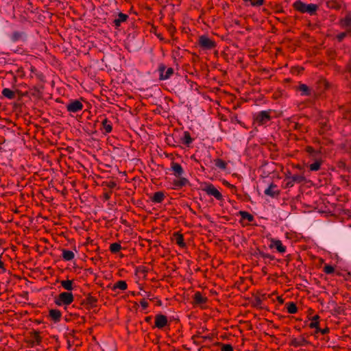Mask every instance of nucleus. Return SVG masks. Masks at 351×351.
<instances>
[{
  "instance_id": "f257e3e1",
  "label": "nucleus",
  "mask_w": 351,
  "mask_h": 351,
  "mask_svg": "<svg viewBox=\"0 0 351 351\" xmlns=\"http://www.w3.org/2000/svg\"><path fill=\"white\" fill-rule=\"evenodd\" d=\"M74 298L71 292H62L60 293L55 300V303L58 306H67L73 302Z\"/></svg>"
},
{
  "instance_id": "f03ea898",
  "label": "nucleus",
  "mask_w": 351,
  "mask_h": 351,
  "mask_svg": "<svg viewBox=\"0 0 351 351\" xmlns=\"http://www.w3.org/2000/svg\"><path fill=\"white\" fill-rule=\"evenodd\" d=\"M294 6L296 10L302 12H306L313 14L315 12L317 9V5L315 4H306L300 1H298L294 3Z\"/></svg>"
},
{
  "instance_id": "7ed1b4c3",
  "label": "nucleus",
  "mask_w": 351,
  "mask_h": 351,
  "mask_svg": "<svg viewBox=\"0 0 351 351\" xmlns=\"http://www.w3.org/2000/svg\"><path fill=\"white\" fill-rule=\"evenodd\" d=\"M77 331L75 330H71L65 335L66 339V348L69 350H71L73 346L75 345V341L78 339L76 336Z\"/></svg>"
},
{
  "instance_id": "20e7f679",
  "label": "nucleus",
  "mask_w": 351,
  "mask_h": 351,
  "mask_svg": "<svg viewBox=\"0 0 351 351\" xmlns=\"http://www.w3.org/2000/svg\"><path fill=\"white\" fill-rule=\"evenodd\" d=\"M202 190L208 195L215 197L218 200L222 199L221 193L211 184H206Z\"/></svg>"
},
{
  "instance_id": "39448f33",
  "label": "nucleus",
  "mask_w": 351,
  "mask_h": 351,
  "mask_svg": "<svg viewBox=\"0 0 351 351\" xmlns=\"http://www.w3.org/2000/svg\"><path fill=\"white\" fill-rule=\"evenodd\" d=\"M82 103L79 100H72L66 105V110L69 112H77L83 108Z\"/></svg>"
},
{
  "instance_id": "423d86ee",
  "label": "nucleus",
  "mask_w": 351,
  "mask_h": 351,
  "mask_svg": "<svg viewBox=\"0 0 351 351\" xmlns=\"http://www.w3.org/2000/svg\"><path fill=\"white\" fill-rule=\"evenodd\" d=\"M100 130L104 134H108L112 130V123L108 118L105 117L101 121V127Z\"/></svg>"
},
{
  "instance_id": "0eeeda50",
  "label": "nucleus",
  "mask_w": 351,
  "mask_h": 351,
  "mask_svg": "<svg viewBox=\"0 0 351 351\" xmlns=\"http://www.w3.org/2000/svg\"><path fill=\"white\" fill-rule=\"evenodd\" d=\"M160 80H166L169 79L173 73V69L172 68H168L166 70L165 65H160L159 67Z\"/></svg>"
},
{
  "instance_id": "6e6552de",
  "label": "nucleus",
  "mask_w": 351,
  "mask_h": 351,
  "mask_svg": "<svg viewBox=\"0 0 351 351\" xmlns=\"http://www.w3.org/2000/svg\"><path fill=\"white\" fill-rule=\"evenodd\" d=\"M199 44L204 49H209L215 47V43L206 36H202L199 38Z\"/></svg>"
},
{
  "instance_id": "1a4fd4ad",
  "label": "nucleus",
  "mask_w": 351,
  "mask_h": 351,
  "mask_svg": "<svg viewBox=\"0 0 351 351\" xmlns=\"http://www.w3.org/2000/svg\"><path fill=\"white\" fill-rule=\"evenodd\" d=\"M27 35L24 32L15 31L10 36L12 42L16 43L18 41H25Z\"/></svg>"
},
{
  "instance_id": "9d476101",
  "label": "nucleus",
  "mask_w": 351,
  "mask_h": 351,
  "mask_svg": "<svg viewBox=\"0 0 351 351\" xmlns=\"http://www.w3.org/2000/svg\"><path fill=\"white\" fill-rule=\"evenodd\" d=\"M276 185L274 184H271L264 191V193L266 195H268L271 197H275L278 196L280 193L279 191L276 190Z\"/></svg>"
},
{
  "instance_id": "9b49d317",
  "label": "nucleus",
  "mask_w": 351,
  "mask_h": 351,
  "mask_svg": "<svg viewBox=\"0 0 351 351\" xmlns=\"http://www.w3.org/2000/svg\"><path fill=\"white\" fill-rule=\"evenodd\" d=\"M271 248H276L280 253H285L286 252V247L284 246L280 241L272 240L269 245Z\"/></svg>"
},
{
  "instance_id": "f8f14e48",
  "label": "nucleus",
  "mask_w": 351,
  "mask_h": 351,
  "mask_svg": "<svg viewBox=\"0 0 351 351\" xmlns=\"http://www.w3.org/2000/svg\"><path fill=\"white\" fill-rule=\"evenodd\" d=\"M341 25L351 33V12H348L341 21Z\"/></svg>"
},
{
  "instance_id": "ddd939ff",
  "label": "nucleus",
  "mask_w": 351,
  "mask_h": 351,
  "mask_svg": "<svg viewBox=\"0 0 351 351\" xmlns=\"http://www.w3.org/2000/svg\"><path fill=\"white\" fill-rule=\"evenodd\" d=\"M269 119L270 116L269 114V112L267 111H261L258 112L256 117V120L261 124H263L266 121H269Z\"/></svg>"
},
{
  "instance_id": "4468645a",
  "label": "nucleus",
  "mask_w": 351,
  "mask_h": 351,
  "mask_svg": "<svg viewBox=\"0 0 351 351\" xmlns=\"http://www.w3.org/2000/svg\"><path fill=\"white\" fill-rule=\"evenodd\" d=\"M171 170L174 173V176L176 177H181L184 173V170L182 166L178 163L173 162L171 165Z\"/></svg>"
},
{
  "instance_id": "2eb2a0df",
  "label": "nucleus",
  "mask_w": 351,
  "mask_h": 351,
  "mask_svg": "<svg viewBox=\"0 0 351 351\" xmlns=\"http://www.w3.org/2000/svg\"><path fill=\"white\" fill-rule=\"evenodd\" d=\"M167 323V319L165 315H158L156 317V326L161 328L164 327Z\"/></svg>"
},
{
  "instance_id": "dca6fc26",
  "label": "nucleus",
  "mask_w": 351,
  "mask_h": 351,
  "mask_svg": "<svg viewBox=\"0 0 351 351\" xmlns=\"http://www.w3.org/2000/svg\"><path fill=\"white\" fill-rule=\"evenodd\" d=\"M207 301V298L203 297L199 292H196L193 296V302L198 305H202Z\"/></svg>"
},
{
  "instance_id": "f3484780",
  "label": "nucleus",
  "mask_w": 351,
  "mask_h": 351,
  "mask_svg": "<svg viewBox=\"0 0 351 351\" xmlns=\"http://www.w3.org/2000/svg\"><path fill=\"white\" fill-rule=\"evenodd\" d=\"M62 257L66 261H70L73 260L75 257V254L73 252H72L71 250L63 249L62 250Z\"/></svg>"
},
{
  "instance_id": "a211bd4d",
  "label": "nucleus",
  "mask_w": 351,
  "mask_h": 351,
  "mask_svg": "<svg viewBox=\"0 0 351 351\" xmlns=\"http://www.w3.org/2000/svg\"><path fill=\"white\" fill-rule=\"evenodd\" d=\"M49 316L55 322H57L60 320L62 314L58 309H51L49 311Z\"/></svg>"
},
{
  "instance_id": "6ab92c4d",
  "label": "nucleus",
  "mask_w": 351,
  "mask_h": 351,
  "mask_svg": "<svg viewBox=\"0 0 351 351\" xmlns=\"http://www.w3.org/2000/svg\"><path fill=\"white\" fill-rule=\"evenodd\" d=\"M32 341L33 343L36 345H40L42 342V337L40 336V332L34 330L31 334Z\"/></svg>"
},
{
  "instance_id": "aec40b11",
  "label": "nucleus",
  "mask_w": 351,
  "mask_h": 351,
  "mask_svg": "<svg viewBox=\"0 0 351 351\" xmlns=\"http://www.w3.org/2000/svg\"><path fill=\"white\" fill-rule=\"evenodd\" d=\"M299 90L301 91L302 95H315V93L313 92L308 86L306 84H302L299 86Z\"/></svg>"
},
{
  "instance_id": "412c9836",
  "label": "nucleus",
  "mask_w": 351,
  "mask_h": 351,
  "mask_svg": "<svg viewBox=\"0 0 351 351\" xmlns=\"http://www.w3.org/2000/svg\"><path fill=\"white\" fill-rule=\"evenodd\" d=\"M128 18V16L123 13H119L116 19H114V23L116 26H119L121 23L125 22Z\"/></svg>"
},
{
  "instance_id": "4be33fe9",
  "label": "nucleus",
  "mask_w": 351,
  "mask_h": 351,
  "mask_svg": "<svg viewBox=\"0 0 351 351\" xmlns=\"http://www.w3.org/2000/svg\"><path fill=\"white\" fill-rule=\"evenodd\" d=\"M2 95L9 99H12L15 97V93L10 88H5L2 90Z\"/></svg>"
},
{
  "instance_id": "5701e85b",
  "label": "nucleus",
  "mask_w": 351,
  "mask_h": 351,
  "mask_svg": "<svg viewBox=\"0 0 351 351\" xmlns=\"http://www.w3.org/2000/svg\"><path fill=\"white\" fill-rule=\"evenodd\" d=\"M97 302V300L95 297L89 295L86 300V305L88 306V308H93L96 306Z\"/></svg>"
},
{
  "instance_id": "b1692460",
  "label": "nucleus",
  "mask_w": 351,
  "mask_h": 351,
  "mask_svg": "<svg viewBox=\"0 0 351 351\" xmlns=\"http://www.w3.org/2000/svg\"><path fill=\"white\" fill-rule=\"evenodd\" d=\"M61 285L67 291H71L73 289V281L71 280L61 281Z\"/></svg>"
},
{
  "instance_id": "393cba45",
  "label": "nucleus",
  "mask_w": 351,
  "mask_h": 351,
  "mask_svg": "<svg viewBox=\"0 0 351 351\" xmlns=\"http://www.w3.org/2000/svg\"><path fill=\"white\" fill-rule=\"evenodd\" d=\"M164 198L163 193L158 191L154 194L152 200L156 203H160L162 201Z\"/></svg>"
},
{
  "instance_id": "a878e982",
  "label": "nucleus",
  "mask_w": 351,
  "mask_h": 351,
  "mask_svg": "<svg viewBox=\"0 0 351 351\" xmlns=\"http://www.w3.org/2000/svg\"><path fill=\"white\" fill-rule=\"evenodd\" d=\"M239 215L243 219H247L248 221L252 222L254 221V217L249 213L245 211H240Z\"/></svg>"
},
{
  "instance_id": "bb28decb",
  "label": "nucleus",
  "mask_w": 351,
  "mask_h": 351,
  "mask_svg": "<svg viewBox=\"0 0 351 351\" xmlns=\"http://www.w3.org/2000/svg\"><path fill=\"white\" fill-rule=\"evenodd\" d=\"M114 289L125 290L127 289V283L124 280H119L114 284Z\"/></svg>"
},
{
  "instance_id": "cd10ccee",
  "label": "nucleus",
  "mask_w": 351,
  "mask_h": 351,
  "mask_svg": "<svg viewBox=\"0 0 351 351\" xmlns=\"http://www.w3.org/2000/svg\"><path fill=\"white\" fill-rule=\"evenodd\" d=\"M183 141L184 143L186 145H189L192 143L193 139L188 132H185L184 133Z\"/></svg>"
},
{
  "instance_id": "c85d7f7f",
  "label": "nucleus",
  "mask_w": 351,
  "mask_h": 351,
  "mask_svg": "<svg viewBox=\"0 0 351 351\" xmlns=\"http://www.w3.org/2000/svg\"><path fill=\"white\" fill-rule=\"evenodd\" d=\"M121 250V245L118 243H113L110 246V250L112 253H117Z\"/></svg>"
},
{
  "instance_id": "c756f323",
  "label": "nucleus",
  "mask_w": 351,
  "mask_h": 351,
  "mask_svg": "<svg viewBox=\"0 0 351 351\" xmlns=\"http://www.w3.org/2000/svg\"><path fill=\"white\" fill-rule=\"evenodd\" d=\"M297 306L293 302H290L288 304L287 306V311L289 313L293 314L297 312Z\"/></svg>"
},
{
  "instance_id": "7c9ffc66",
  "label": "nucleus",
  "mask_w": 351,
  "mask_h": 351,
  "mask_svg": "<svg viewBox=\"0 0 351 351\" xmlns=\"http://www.w3.org/2000/svg\"><path fill=\"white\" fill-rule=\"evenodd\" d=\"M290 178L294 182L298 183L303 182L304 180V178L300 175H293L290 176Z\"/></svg>"
},
{
  "instance_id": "2f4dec72",
  "label": "nucleus",
  "mask_w": 351,
  "mask_h": 351,
  "mask_svg": "<svg viewBox=\"0 0 351 351\" xmlns=\"http://www.w3.org/2000/svg\"><path fill=\"white\" fill-rule=\"evenodd\" d=\"M215 165L221 169H225L226 167V162L221 159H217L215 160Z\"/></svg>"
},
{
  "instance_id": "473e14b6",
  "label": "nucleus",
  "mask_w": 351,
  "mask_h": 351,
  "mask_svg": "<svg viewBox=\"0 0 351 351\" xmlns=\"http://www.w3.org/2000/svg\"><path fill=\"white\" fill-rule=\"evenodd\" d=\"M135 275L138 278H144L145 276V272L144 271L140 268V267H136L135 268Z\"/></svg>"
},
{
  "instance_id": "72a5a7b5",
  "label": "nucleus",
  "mask_w": 351,
  "mask_h": 351,
  "mask_svg": "<svg viewBox=\"0 0 351 351\" xmlns=\"http://www.w3.org/2000/svg\"><path fill=\"white\" fill-rule=\"evenodd\" d=\"M319 318V317L317 315H315L313 320L311 321V324H310V327L311 328H315L317 329V330H318L319 327H318V322H317V319Z\"/></svg>"
},
{
  "instance_id": "f704fd0d",
  "label": "nucleus",
  "mask_w": 351,
  "mask_h": 351,
  "mask_svg": "<svg viewBox=\"0 0 351 351\" xmlns=\"http://www.w3.org/2000/svg\"><path fill=\"white\" fill-rule=\"evenodd\" d=\"M180 179L179 180L177 181V183L176 184L179 186H185L187 183H188V180L184 178H182L181 177H178Z\"/></svg>"
},
{
  "instance_id": "c9c22d12",
  "label": "nucleus",
  "mask_w": 351,
  "mask_h": 351,
  "mask_svg": "<svg viewBox=\"0 0 351 351\" xmlns=\"http://www.w3.org/2000/svg\"><path fill=\"white\" fill-rule=\"evenodd\" d=\"M319 167H320V162H319V161H315V162H313V164H311L310 165V169L311 171H317L319 169Z\"/></svg>"
},
{
  "instance_id": "e433bc0d",
  "label": "nucleus",
  "mask_w": 351,
  "mask_h": 351,
  "mask_svg": "<svg viewBox=\"0 0 351 351\" xmlns=\"http://www.w3.org/2000/svg\"><path fill=\"white\" fill-rule=\"evenodd\" d=\"M335 269H334V267L331 265H325L324 267V271L326 273V274H331L334 272Z\"/></svg>"
},
{
  "instance_id": "4c0bfd02",
  "label": "nucleus",
  "mask_w": 351,
  "mask_h": 351,
  "mask_svg": "<svg viewBox=\"0 0 351 351\" xmlns=\"http://www.w3.org/2000/svg\"><path fill=\"white\" fill-rule=\"evenodd\" d=\"M221 346L222 351H233V348L230 344H221Z\"/></svg>"
},
{
  "instance_id": "58836bf2",
  "label": "nucleus",
  "mask_w": 351,
  "mask_h": 351,
  "mask_svg": "<svg viewBox=\"0 0 351 351\" xmlns=\"http://www.w3.org/2000/svg\"><path fill=\"white\" fill-rule=\"evenodd\" d=\"M328 87H329V84H328V82H327L325 80L321 82L319 85V88L320 89H326V88H328Z\"/></svg>"
},
{
  "instance_id": "ea45409f",
  "label": "nucleus",
  "mask_w": 351,
  "mask_h": 351,
  "mask_svg": "<svg viewBox=\"0 0 351 351\" xmlns=\"http://www.w3.org/2000/svg\"><path fill=\"white\" fill-rule=\"evenodd\" d=\"M260 256L263 258H269V260H274V257L271 255H269L268 254H265L264 252H260Z\"/></svg>"
},
{
  "instance_id": "a19ab883",
  "label": "nucleus",
  "mask_w": 351,
  "mask_h": 351,
  "mask_svg": "<svg viewBox=\"0 0 351 351\" xmlns=\"http://www.w3.org/2000/svg\"><path fill=\"white\" fill-rule=\"evenodd\" d=\"M250 2L253 6H258L263 4V0H251Z\"/></svg>"
},
{
  "instance_id": "79ce46f5",
  "label": "nucleus",
  "mask_w": 351,
  "mask_h": 351,
  "mask_svg": "<svg viewBox=\"0 0 351 351\" xmlns=\"http://www.w3.org/2000/svg\"><path fill=\"white\" fill-rule=\"evenodd\" d=\"M177 243L180 245V246H184V239H183V237L182 236H179L178 238H177Z\"/></svg>"
},
{
  "instance_id": "37998d69",
  "label": "nucleus",
  "mask_w": 351,
  "mask_h": 351,
  "mask_svg": "<svg viewBox=\"0 0 351 351\" xmlns=\"http://www.w3.org/2000/svg\"><path fill=\"white\" fill-rule=\"evenodd\" d=\"M288 179L289 180L286 183V187H292L295 182L291 179L290 177H289Z\"/></svg>"
},
{
  "instance_id": "c03bdc74",
  "label": "nucleus",
  "mask_w": 351,
  "mask_h": 351,
  "mask_svg": "<svg viewBox=\"0 0 351 351\" xmlns=\"http://www.w3.org/2000/svg\"><path fill=\"white\" fill-rule=\"evenodd\" d=\"M262 304V300L259 298H256L254 302V304L256 306H261Z\"/></svg>"
},
{
  "instance_id": "a18cd8bd",
  "label": "nucleus",
  "mask_w": 351,
  "mask_h": 351,
  "mask_svg": "<svg viewBox=\"0 0 351 351\" xmlns=\"http://www.w3.org/2000/svg\"><path fill=\"white\" fill-rule=\"evenodd\" d=\"M346 36V33L345 32H343V33H341L339 34L338 36H337V39L341 41Z\"/></svg>"
},
{
  "instance_id": "49530a36",
  "label": "nucleus",
  "mask_w": 351,
  "mask_h": 351,
  "mask_svg": "<svg viewBox=\"0 0 351 351\" xmlns=\"http://www.w3.org/2000/svg\"><path fill=\"white\" fill-rule=\"evenodd\" d=\"M293 345L295 347H299L301 346V343L299 341L295 339L293 341Z\"/></svg>"
},
{
  "instance_id": "de8ad7c7",
  "label": "nucleus",
  "mask_w": 351,
  "mask_h": 351,
  "mask_svg": "<svg viewBox=\"0 0 351 351\" xmlns=\"http://www.w3.org/2000/svg\"><path fill=\"white\" fill-rule=\"evenodd\" d=\"M317 331H319L322 334H326L328 332V328H325V329H320L319 328H318Z\"/></svg>"
},
{
  "instance_id": "09e8293b",
  "label": "nucleus",
  "mask_w": 351,
  "mask_h": 351,
  "mask_svg": "<svg viewBox=\"0 0 351 351\" xmlns=\"http://www.w3.org/2000/svg\"><path fill=\"white\" fill-rule=\"evenodd\" d=\"M141 304L144 309L147 306V302L144 300L141 301Z\"/></svg>"
},
{
  "instance_id": "8fccbe9b",
  "label": "nucleus",
  "mask_w": 351,
  "mask_h": 351,
  "mask_svg": "<svg viewBox=\"0 0 351 351\" xmlns=\"http://www.w3.org/2000/svg\"><path fill=\"white\" fill-rule=\"evenodd\" d=\"M301 343V346H303L304 344L306 343L307 341L304 339H302L300 341H299Z\"/></svg>"
},
{
  "instance_id": "3c124183",
  "label": "nucleus",
  "mask_w": 351,
  "mask_h": 351,
  "mask_svg": "<svg viewBox=\"0 0 351 351\" xmlns=\"http://www.w3.org/2000/svg\"><path fill=\"white\" fill-rule=\"evenodd\" d=\"M104 197L106 199H108L110 198V195L108 193H105Z\"/></svg>"
},
{
  "instance_id": "603ef678",
  "label": "nucleus",
  "mask_w": 351,
  "mask_h": 351,
  "mask_svg": "<svg viewBox=\"0 0 351 351\" xmlns=\"http://www.w3.org/2000/svg\"><path fill=\"white\" fill-rule=\"evenodd\" d=\"M278 301H279V302H280V304H282V303H283V302H284V301H283V299H282V298H280V297H278Z\"/></svg>"
},
{
  "instance_id": "864d4df0",
  "label": "nucleus",
  "mask_w": 351,
  "mask_h": 351,
  "mask_svg": "<svg viewBox=\"0 0 351 351\" xmlns=\"http://www.w3.org/2000/svg\"><path fill=\"white\" fill-rule=\"evenodd\" d=\"M132 161H133V165H134V164H135V165H136V162L138 161V159H136V158H133Z\"/></svg>"
},
{
  "instance_id": "5fc2aeb1",
  "label": "nucleus",
  "mask_w": 351,
  "mask_h": 351,
  "mask_svg": "<svg viewBox=\"0 0 351 351\" xmlns=\"http://www.w3.org/2000/svg\"><path fill=\"white\" fill-rule=\"evenodd\" d=\"M348 73H349V74H350V77H351V65H350V66H348Z\"/></svg>"
},
{
  "instance_id": "6e6d98bb",
  "label": "nucleus",
  "mask_w": 351,
  "mask_h": 351,
  "mask_svg": "<svg viewBox=\"0 0 351 351\" xmlns=\"http://www.w3.org/2000/svg\"><path fill=\"white\" fill-rule=\"evenodd\" d=\"M3 263L0 260V268H3Z\"/></svg>"
},
{
  "instance_id": "4d7b16f0",
  "label": "nucleus",
  "mask_w": 351,
  "mask_h": 351,
  "mask_svg": "<svg viewBox=\"0 0 351 351\" xmlns=\"http://www.w3.org/2000/svg\"><path fill=\"white\" fill-rule=\"evenodd\" d=\"M132 180H133V185H134V182L135 181V178H132Z\"/></svg>"
},
{
  "instance_id": "13d9d810",
  "label": "nucleus",
  "mask_w": 351,
  "mask_h": 351,
  "mask_svg": "<svg viewBox=\"0 0 351 351\" xmlns=\"http://www.w3.org/2000/svg\"><path fill=\"white\" fill-rule=\"evenodd\" d=\"M132 305H133V306H134V305H136V302H133V303H132Z\"/></svg>"
},
{
  "instance_id": "bf43d9fd",
  "label": "nucleus",
  "mask_w": 351,
  "mask_h": 351,
  "mask_svg": "<svg viewBox=\"0 0 351 351\" xmlns=\"http://www.w3.org/2000/svg\"><path fill=\"white\" fill-rule=\"evenodd\" d=\"M245 1H251V0H244Z\"/></svg>"
}]
</instances>
